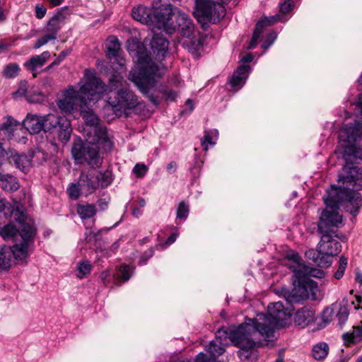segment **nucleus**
Wrapping results in <instances>:
<instances>
[{
	"label": "nucleus",
	"instance_id": "nucleus-1",
	"mask_svg": "<svg viewBox=\"0 0 362 362\" xmlns=\"http://www.w3.org/2000/svg\"><path fill=\"white\" fill-rule=\"evenodd\" d=\"M291 317V310L286 308L282 302L271 303L268 305L267 314L259 313L255 319L248 318L238 327L219 329L215 339L209 343L204 352L197 354L193 361L181 362H216L229 341L235 346H248L255 341L257 335L266 338L274 337L276 328L290 325Z\"/></svg>",
	"mask_w": 362,
	"mask_h": 362
},
{
	"label": "nucleus",
	"instance_id": "nucleus-2",
	"mask_svg": "<svg viewBox=\"0 0 362 362\" xmlns=\"http://www.w3.org/2000/svg\"><path fill=\"white\" fill-rule=\"evenodd\" d=\"M339 137L341 141L345 142L341 149L335 151L336 153L341 155L345 162L343 173L339 177V182L347 187H336L332 188H344L353 192L362 189V168L354 165L358 159H362L358 156V151L356 146L358 140L362 139V122L356 121L354 123L346 124L339 131Z\"/></svg>",
	"mask_w": 362,
	"mask_h": 362
},
{
	"label": "nucleus",
	"instance_id": "nucleus-3",
	"mask_svg": "<svg viewBox=\"0 0 362 362\" xmlns=\"http://www.w3.org/2000/svg\"><path fill=\"white\" fill-rule=\"evenodd\" d=\"M326 209L322 211L317 223L319 233H335L334 228L344 225L343 217L339 213V203L348 202L352 208L350 212L356 215L362 205L360 193H355L344 188H333L327 191V196L324 197Z\"/></svg>",
	"mask_w": 362,
	"mask_h": 362
},
{
	"label": "nucleus",
	"instance_id": "nucleus-4",
	"mask_svg": "<svg viewBox=\"0 0 362 362\" xmlns=\"http://www.w3.org/2000/svg\"><path fill=\"white\" fill-rule=\"evenodd\" d=\"M106 90L102 81L86 70L84 81L79 90H76L73 86H69L63 91L62 97L57 100V105L62 112L71 113L85 108L88 100H98Z\"/></svg>",
	"mask_w": 362,
	"mask_h": 362
},
{
	"label": "nucleus",
	"instance_id": "nucleus-5",
	"mask_svg": "<svg viewBox=\"0 0 362 362\" xmlns=\"http://www.w3.org/2000/svg\"><path fill=\"white\" fill-rule=\"evenodd\" d=\"M293 262L288 266L293 272L294 288L287 296L289 303L298 302L300 300L312 298H315L318 291L317 282L310 279V277L322 278L325 273L322 270L305 265L298 254L288 257Z\"/></svg>",
	"mask_w": 362,
	"mask_h": 362
},
{
	"label": "nucleus",
	"instance_id": "nucleus-6",
	"mask_svg": "<svg viewBox=\"0 0 362 362\" xmlns=\"http://www.w3.org/2000/svg\"><path fill=\"white\" fill-rule=\"evenodd\" d=\"M100 146L105 151H110L112 142L105 131L100 128H93L86 136V141H74L71 153L78 164L86 163L91 168H100L103 158L99 153Z\"/></svg>",
	"mask_w": 362,
	"mask_h": 362
},
{
	"label": "nucleus",
	"instance_id": "nucleus-7",
	"mask_svg": "<svg viewBox=\"0 0 362 362\" xmlns=\"http://www.w3.org/2000/svg\"><path fill=\"white\" fill-rule=\"evenodd\" d=\"M107 103L115 111L124 112L139 104L136 95L129 89L126 81L119 74H113L109 79Z\"/></svg>",
	"mask_w": 362,
	"mask_h": 362
},
{
	"label": "nucleus",
	"instance_id": "nucleus-8",
	"mask_svg": "<svg viewBox=\"0 0 362 362\" xmlns=\"http://www.w3.org/2000/svg\"><path fill=\"white\" fill-rule=\"evenodd\" d=\"M137 63L138 71H132L129 74V79L136 85L141 92L146 94L155 85V78L164 75L165 69L152 62L150 57L145 53L139 55Z\"/></svg>",
	"mask_w": 362,
	"mask_h": 362
},
{
	"label": "nucleus",
	"instance_id": "nucleus-9",
	"mask_svg": "<svg viewBox=\"0 0 362 362\" xmlns=\"http://www.w3.org/2000/svg\"><path fill=\"white\" fill-rule=\"evenodd\" d=\"M321 238L317 245V253L313 249L305 252L308 258L321 267H328L332 264V257L337 255L341 250V245L334 237L335 233H320Z\"/></svg>",
	"mask_w": 362,
	"mask_h": 362
},
{
	"label": "nucleus",
	"instance_id": "nucleus-10",
	"mask_svg": "<svg viewBox=\"0 0 362 362\" xmlns=\"http://www.w3.org/2000/svg\"><path fill=\"white\" fill-rule=\"evenodd\" d=\"M22 242L12 247H4L0 251V270H7L11 267V257L23 259L28 256L30 245L33 242L34 230L32 227L25 225L21 230Z\"/></svg>",
	"mask_w": 362,
	"mask_h": 362
},
{
	"label": "nucleus",
	"instance_id": "nucleus-11",
	"mask_svg": "<svg viewBox=\"0 0 362 362\" xmlns=\"http://www.w3.org/2000/svg\"><path fill=\"white\" fill-rule=\"evenodd\" d=\"M11 216L13 219L18 223V227L13 223H8L3 227H0V235L4 240H18V237H21L22 228L25 225H28L32 227L34 230V235H35V228L32 223L27 222V216L23 210V206L19 203L15 202L14 206L11 211Z\"/></svg>",
	"mask_w": 362,
	"mask_h": 362
},
{
	"label": "nucleus",
	"instance_id": "nucleus-12",
	"mask_svg": "<svg viewBox=\"0 0 362 362\" xmlns=\"http://www.w3.org/2000/svg\"><path fill=\"white\" fill-rule=\"evenodd\" d=\"M66 8L59 9L54 16L48 21L45 28L46 33L37 39L35 42L34 49H39L42 46L46 45L50 41L55 40L57 38V33L61 30L66 17L65 11Z\"/></svg>",
	"mask_w": 362,
	"mask_h": 362
},
{
	"label": "nucleus",
	"instance_id": "nucleus-13",
	"mask_svg": "<svg viewBox=\"0 0 362 362\" xmlns=\"http://www.w3.org/2000/svg\"><path fill=\"white\" fill-rule=\"evenodd\" d=\"M174 16V8L171 4L161 5L156 11H153L152 25L153 29L163 30L171 34L176 29V25L172 22Z\"/></svg>",
	"mask_w": 362,
	"mask_h": 362
},
{
	"label": "nucleus",
	"instance_id": "nucleus-14",
	"mask_svg": "<svg viewBox=\"0 0 362 362\" xmlns=\"http://www.w3.org/2000/svg\"><path fill=\"white\" fill-rule=\"evenodd\" d=\"M195 6L194 16L199 21H215L219 17V15L216 14L217 10L224 11V8L221 4H216L211 0H195Z\"/></svg>",
	"mask_w": 362,
	"mask_h": 362
},
{
	"label": "nucleus",
	"instance_id": "nucleus-15",
	"mask_svg": "<svg viewBox=\"0 0 362 362\" xmlns=\"http://www.w3.org/2000/svg\"><path fill=\"white\" fill-rule=\"evenodd\" d=\"M106 49V57L113 64L117 63L119 69L122 70L124 65V59L119 54L120 43L115 36H110L107 38Z\"/></svg>",
	"mask_w": 362,
	"mask_h": 362
},
{
	"label": "nucleus",
	"instance_id": "nucleus-16",
	"mask_svg": "<svg viewBox=\"0 0 362 362\" xmlns=\"http://www.w3.org/2000/svg\"><path fill=\"white\" fill-rule=\"evenodd\" d=\"M174 17L176 20L177 30L182 36H190L194 33V26L187 14L181 11L178 8H174Z\"/></svg>",
	"mask_w": 362,
	"mask_h": 362
},
{
	"label": "nucleus",
	"instance_id": "nucleus-17",
	"mask_svg": "<svg viewBox=\"0 0 362 362\" xmlns=\"http://www.w3.org/2000/svg\"><path fill=\"white\" fill-rule=\"evenodd\" d=\"M315 320V310L308 305L298 309L294 317L295 323L303 328L313 324Z\"/></svg>",
	"mask_w": 362,
	"mask_h": 362
},
{
	"label": "nucleus",
	"instance_id": "nucleus-18",
	"mask_svg": "<svg viewBox=\"0 0 362 362\" xmlns=\"http://www.w3.org/2000/svg\"><path fill=\"white\" fill-rule=\"evenodd\" d=\"M179 42L195 57H198L200 55L199 51L202 48L203 43L199 37H196L193 34L190 36H182Z\"/></svg>",
	"mask_w": 362,
	"mask_h": 362
},
{
	"label": "nucleus",
	"instance_id": "nucleus-19",
	"mask_svg": "<svg viewBox=\"0 0 362 362\" xmlns=\"http://www.w3.org/2000/svg\"><path fill=\"white\" fill-rule=\"evenodd\" d=\"M168 41L161 35L155 33L151 42L153 54L158 59H163L168 50Z\"/></svg>",
	"mask_w": 362,
	"mask_h": 362
},
{
	"label": "nucleus",
	"instance_id": "nucleus-20",
	"mask_svg": "<svg viewBox=\"0 0 362 362\" xmlns=\"http://www.w3.org/2000/svg\"><path fill=\"white\" fill-rule=\"evenodd\" d=\"M42 115L28 113L22 124L30 134H38L43 130Z\"/></svg>",
	"mask_w": 362,
	"mask_h": 362
},
{
	"label": "nucleus",
	"instance_id": "nucleus-21",
	"mask_svg": "<svg viewBox=\"0 0 362 362\" xmlns=\"http://www.w3.org/2000/svg\"><path fill=\"white\" fill-rule=\"evenodd\" d=\"M79 185L84 192L91 193L100 187L99 177L94 173L82 172L79 177Z\"/></svg>",
	"mask_w": 362,
	"mask_h": 362
},
{
	"label": "nucleus",
	"instance_id": "nucleus-22",
	"mask_svg": "<svg viewBox=\"0 0 362 362\" xmlns=\"http://www.w3.org/2000/svg\"><path fill=\"white\" fill-rule=\"evenodd\" d=\"M18 95L25 96L26 100L32 103H41L45 98V95L38 90L28 91L25 82L21 83L18 90L13 93L14 97H16Z\"/></svg>",
	"mask_w": 362,
	"mask_h": 362
},
{
	"label": "nucleus",
	"instance_id": "nucleus-23",
	"mask_svg": "<svg viewBox=\"0 0 362 362\" xmlns=\"http://www.w3.org/2000/svg\"><path fill=\"white\" fill-rule=\"evenodd\" d=\"M91 102H89L88 100L87 106L85 108H81L80 112L81 115L86 122L87 126H88V128L86 129V136H88V134H90V132L93 128H100L105 131L106 135L107 130L106 128L102 126L98 125V118L95 115V113L89 108V105Z\"/></svg>",
	"mask_w": 362,
	"mask_h": 362
},
{
	"label": "nucleus",
	"instance_id": "nucleus-24",
	"mask_svg": "<svg viewBox=\"0 0 362 362\" xmlns=\"http://www.w3.org/2000/svg\"><path fill=\"white\" fill-rule=\"evenodd\" d=\"M50 57L49 52L46 51L38 55H34L25 62L24 66L33 72V77L37 76L36 71L43 66Z\"/></svg>",
	"mask_w": 362,
	"mask_h": 362
},
{
	"label": "nucleus",
	"instance_id": "nucleus-25",
	"mask_svg": "<svg viewBox=\"0 0 362 362\" xmlns=\"http://www.w3.org/2000/svg\"><path fill=\"white\" fill-rule=\"evenodd\" d=\"M132 15L134 20L151 26L153 16L151 8L140 5L132 9Z\"/></svg>",
	"mask_w": 362,
	"mask_h": 362
},
{
	"label": "nucleus",
	"instance_id": "nucleus-26",
	"mask_svg": "<svg viewBox=\"0 0 362 362\" xmlns=\"http://www.w3.org/2000/svg\"><path fill=\"white\" fill-rule=\"evenodd\" d=\"M249 69L250 66L247 65L238 67L230 79V86L233 88H241L247 78Z\"/></svg>",
	"mask_w": 362,
	"mask_h": 362
},
{
	"label": "nucleus",
	"instance_id": "nucleus-27",
	"mask_svg": "<svg viewBox=\"0 0 362 362\" xmlns=\"http://www.w3.org/2000/svg\"><path fill=\"white\" fill-rule=\"evenodd\" d=\"M0 185L6 191H16L20 187L16 177L8 174L0 175Z\"/></svg>",
	"mask_w": 362,
	"mask_h": 362
},
{
	"label": "nucleus",
	"instance_id": "nucleus-28",
	"mask_svg": "<svg viewBox=\"0 0 362 362\" xmlns=\"http://www.w3.org/2000/svg\"><path fill=\"white\" fill-rule=\"evenodd\" d=\"M76 211L81 218L86 219L93 217L97 212V209L94 204H78Z\"/></svg>",
	"mask_w": 362,
	"mask_h": 362
},
{
	"label": "nucleus",
	"instance_id": "nucleus-29",
	"mask_svg": "<svg viewBox=\"0 0 362 362\" xmlns=\"http://www.w3.org/2000/svg\"><path fill=\"white\" fill-rule=\"evenodd\" d=\"M281 21V19L280 15H275L274 16H272L270 18H265L264 20L259 21L257 23L253 33H258V35H259L260 36L265 27L271 25Z\"/></svg>",
	"mask_w": 362,
	"mask_h": 362
},
{
	"label": "nucleus",
	"instance_id": "nucleus-30",
	"mask_svg": "<svg viewBox=\"0 0 362 362\" xmlns=\"http://www.w3.org/2000/svg\"><path fill=\"white\" fill-rule=\"evenodd\" d=\"M344 340L347 343H356L362 340V326L354 327L351 332L343 334Z\"/></svg>",
	"mask_w": 362,
	"mask_h": 362
},
{
	"label": "nucleus",
	"instance_id": "nucleus-31",
	"mask_svg": "<svg viewBox=\"0 0 362 362\" xmlns=\"http://www.w3.org/2000/svg\"><path fill=\"white\" fill-rule=\"evenodd\" d=\"M43 130L50 131L56 128L59 122L60 117H57L52 114H48L46 115H42Z\"/></svg>",
	"mask_w": 362,
	"mask_h": 362
},
{
	"label": "nucleus",
	"instance_id": "nucleus-32",
	"mask_svg": "<svg viewBox=\"0 0 362 362\" xmlns=\"http://www.w3.org/2000/svg\"><path fill=\"white\" fill-rule=\"evenodd\" d=\"M20 66L16 63H9L6 65L1 72L3 77L10 79L17 77L19 74Z\"/></svg>",
	"mask_w": 362,
	"mask_h": 362
},
{
	"label": "nucleus",
	"instance_id": "nucleus-33",
	"mask_svg": "<svg viewBox=\"0 0 362 362\" xmlns=\"http://www.w3.org/2000/svg\"><path fill=\"white\" fill-rule=\"evenodd\" d=\"M329 352V346L326 343L322 342L315 345L313 348V356L316 360L325 358Z\"/></svg>",
	"mask_w": 362,
	"mask_h": 362
},
{
	"label": "nucleus",
	"instance_id": "nucleus-34",
	"mask_svg": "<svg viewBox=\"0 0 362 362\" xmlns=\"http://www.w3.org/2000/svg\"><path fill=\"white\" fill-rule=\"evenodd\" d=\"M19 124L20 123L15 119H13L12 117L8 116L6 118L5 122H4L1 125L0 129L4 132L11 134L16 129V128L18 125H19Z\"/></svg>",
	"mask_w": 362,
	"mask_h": 362
},
{
	"label": "nucleus",
	"instance_id": "nucleus-35",
	"mask_svg": "<svg viewBox=\"0 0 362 362\" xmlns=\"http://www.w3.org/2000/svg\"><path fill=\"white\" fill-rule=\"evenodd\" d=\"M255 346V342L253 341L252 344L248 346H236L240 348V350L238 351V355L241 360H247L252 356L254 352V347Z\"/></svg>",
	"mask_w": 362,
	"mask_h": 362
},
{
	"label": "nucleus",
	"instance_id": "nucleus-36",
	"mask_svg": "<svg viewBox=\"0 0 362 362\" xmlns=\"http://www.w3.org/2000/svg\"><path fill=\"white\" fill-rule=\"evenodd\" d=\"M92 266L88 261L79 262L77 265V277L82 279L91 272Z\"/></svg>",
	"mask_w": 362,
	"mask_h": 362
},
{
	"label": "nucleus",
	"instance_id": "nucleus-37",
	"mask_svg": "<svg viewBox=\"0 0 362 362\" xmlns=\"http://www.w3.org/2000/svg\"><path fill=\"white\" fill-rule=\"evenodd\" d=\"M14 161L16 166L25 171L33 163L30 159L25 155H18L14 157Z\"/></svg>",
	"mask_w": 362,
	"mask_h": 362
},
{
	"label": "nucleus",
	"instance_id": "nucleus-38",
	"mask_svg": "<svg viewBox=\"0 0 362 362\" xmlns=\"http://www.w3.org/2000/svg\"><path fill=\"white\" fill-rule=\"evenodd\" d=\"M118 272L117 279L124 282L130 279L133 272L129 266L124 264L119 267Z\"/></svg>",
	"mask_w": 362,
	"mask_h": 362
},
{
	"label": "nucleus",
	"instance_id": "nucleus-39",
	"mask_svg": "<svg viewBox=\"0 0 362 362\" xmlns=\"http://www.w3.org/2000/svg\"><path fill=\"white\" fill-rule=\"evenodd\" d=\"M69 197L73 199H77L81 193L84 192L79 185V180L77 183H72L67 189Z\"/></svg>",
	"mask_w": 362,
	"mask_h": 362
},
{
	"label": "nucleus",
	"instance_id": "nucleus-40",
	"mask_svg": "<svg viewBox=\"0 0 362 362\" xmlns=\"http://www.w3.org/2000/svg\"><path fill=\"white\" fill-rule=\"evenodd\" d=\"M348 264V259L344 256H341L339 258V267L337 270L334 274L336 279H340L344 276L345 269Z\"/></svg>",
	"mask_w": 362,
	"mask_h": 362
},
{
	"label": "nucleus",
	"instance_id": "nucleus-41",
	"mask_svg": "<svg viewBox=\"0 0 362 362\" xmlns=\"http://www.w3.org/2000/svg\"><path fill=\"white\" fill-rule=\"evenodd\" d=\"M95 176L99 177L100 187L103 188L107 187L112 182L110 173L109 171H105L103 173L100 172L95 175Z\"/></svg>",
	"mask_w": 362,
	"mask_h": 362
},
{
	"label": "nucleus",
	"instance_id": "nucleus-42",
	"mask_svg": "<svg viewBox=\"0 0 362 362\" xmlns=\"http://www.w3.org/2000/svg\"><path fill=\"white\" fill-rule=\"evenodd\" d=\"M189 214V206L184 202H181L177 209V218L186 219Z\"/></svg>",
	"mask_w": 362,
	"mask_h": 362
},
{
	"label": "nucleus",
	"instance_id": "nucleus-43",
	"mask_svg": "<svg viewBox=\"0 0 362 362\" xmlns=\"http://www.w3.org/2000/svg\"><path fill=\"white\" fill-rule=\"evenodd\" d=\"M349 314V313L347 307L341 306L339 308L337 317L341 326L343 325L347 320Z\"/></svg>",
	"mask_w": 362,
	"mask_h": 362
},
{
	"label": "nucleus",
	"instance_id": "nucleus-44",
	"mask_svg": "<svg viewBox=\"0 0 362 362\" xmlns=\"http://www.w3.org/2000/svg\"><path fill=\"white\" fill-rule=\"evenodd\" d=\"M148 171V167L144 163H137L133 168V173L138 177H143Z\"/></svg>",
	"mask_w": 362,
	"mask_h": 362
},
{
	"label": "nucleus",
	"instance_id": "nucleus-45",
	"mask_svg": "<svg viewBox=\"0 0 362 362\" xmlns=\"http://www.w3.org/2000/svg\"><path fill=\"white\" fill-rule=\"evenodd\" d=\"M30 156L32 158V160H30L32 163H33V164H40L42 162L46 160L45 154L39 150L32 153Z\"/></svg>",
	"mask_w": 362,
	"mask_h": 362
},
{
	"label": "nucleus",
	"instance_id": "nucleus-46",
	"mask_svg": "<svg viewBox=\"0 0 362 362\" xmlns=\"http://www.w3.org/2000/svg\"><path fill=\"white\" fill-rule=\"evenodd\" d=\"M57 127H59V131H72L70 121L65 117H60Z\"/></svg>",
	"mask_w": 362,
	"mask_h": 362
},
{
	"label": "nucleus",
	"instance_id": "nucleus-47",
	"mask_svg": "<svg viewBox=\"0 0 362 362\" xmlns=\"http://www.w3.org/2000/svg\"><path fill=\"white\" fill-rule=\"evenodd\" d=\"M201 144H202V146L204 150V151H207L208 150V145L209 144L214 145L215 142H214L212 141L211 136L206 132H205V135L202 139Z\"/></svg>",
	"mask_w": 362,
	"mask_h": 362
},
{
	"label": "nucleus",
	"instance_id": "nucleus-48",
	"mask_svg": "<svg viewBox=\"0 0 362 362\" xmlns=\"http://www.w3.org/2000/svg\"><path fill=\"white\" fill-rule=\"evenodd\" d=\"M47 13V8L40 4L35 6V16L38 19H42L45 17Z\"/></svg>",
	"mask_w": 362,
	"mask_h": 362
},
{
	"label": "nucleus",
	"instance_id": "nucleus-49",
	"mask_svg": "<svg viewBox=\"0 0 362 362\" xmlns=\"http://www.w3.org/2000/svg\"><path fill=\"white\" fill-rule=\"evenodd\" d=\"M293 6V2L291 0H287L280 6V11L284 13H288L291 11L292 7Z\"/></svg>",
	"mask_w": 362,
	"mask_h": 362
},
{
	"label": "nucleus",
	"instance_id": "nucleus-50",
	"mask_svg": "<svg viewBox=\"0 0 362 362\" xmlns=\"http://www.w3.org/2000/svg\"><path fill=\"white\" fill-rule=\"evenodd\" d=\"M71 132L69 131H59V139L64 143H66L71 136Z\"/></svg>",
	"mask_w": 362,
	"mask_h": 362
},
{
	"label": "nucleus",
	"instance_id": "nucleus-51",
	"mask_svg": "<svg viewBox=\"0 0 362 362\" xmlns=\"http://www.w3.org/2000/svg\"><path fill=\"white\" fill-rule=\"evenodd\" d=\"M276 37H277V35L275 32H272L269 33V38H271V41H269V42H267V41L264 40V42H263L262 47L264 49H267L269 48V47L272 45L274 43V42L275 41V40L276 39Z\"/></svg>",
	"mask_w": 362,
	"mask_h": 362
},
{
	"label": "nucleus",
	"instance_id": "nucleus-52",
	"mask_svg": "<svg viewBox=\"0 0 362 362\" xmlns=\"http://www.w3.org/2000/svg\"><path fill=\"white\" fill-rule=\"evenodd\" d=\"M153 251L152 249H150L148 251L146 252L145 254L141 257L139 264L140 265L145 264L147 260L153 256Z\"/></svg>",
	"mask_w": 362,
	"mask_h": 362
},
{
	"label": "nucleus",
	"instance_id": "nucleus-53",
	"mask_svg": "<svg viewBox=\"0 0 362 362\" xmlns=\"http://www.w3.org/2000/svg\"><path fill=\"white\" fill-rule=\"evenodd\" d=\"M259 37H260V36H259V35H258V33H253L252 39L250 42L249 45L247 46V49L254 48L257 45L258 39Z\"/></svg>",
	"mask_w": 362,
	"mask_h": 362
},
{
	"label": "nucleus",
	"instance_id": "nucleus-54",
	"mask_svg": "<svg viewBox=\"0 0 362 362\" xmlns=\"http://www.w3.org/2000/svg\"><path fill=\"white\" fill-rule=\"evenodd\" d=\"M165 95L167 100L174 101L176 99L177 94L175 91L169 90L165 91Z\"/></svg>",
	"mask_w": 362,
	"mask_h": 362
},
{
	"label": "nucleus",
	"instance_id": "nucleus-55",
	"mask_svg": "<svg viewBox=\"0 0 362 362\" xmlns=\"http://www.w3.org/2000/svg\"><path fill=\"white\" fill-rule=\"evenodd\" d=\"M85 240L87 241V242H90L92 241L93 240H95V238H96V235L97 234L96 233H94L93 232H92L89 229H87L86 230V232L85 233Z\"/></svg>",
	"mask_w": 362,
	"mask_h": 362
},
{
	"label": "nucleus",
	"instance_id": "nucleus-56",
	"mask_svg": "<svg viewBox=\"0 0 362 362\" xmlns=\"http://www.w3.org/2000/svg\"><path fill=\"white\" fill-rule=\"evenodd\" d=\"M97 205L101 211H104L107 208L108 202L105 199H100L97 202Z\"/></svg>",
	"mask_w": 362,
	"mask_h": 362
},
{
	"label": "nucleus",
	"instance_id": "nucleus-57",
	"mask_svg": "<svg viewBox=\"0 0 362 362\" xmlns=\"http://www.w3.org/2000/svg\"><path fill=\"white\" fill-rule=\"evenodd\" d=\"M110 273L108 270L104 271L100 274V279L104 284H107L110 281Z\"/></svg>",
	"mask_w": 362,
	"mask_h": 362
},
{
	"label": "nucleus",
	"instance_id": "nucleus-58",
	"mask_svg": "<svg viewBox=\"0 0 362 362\" xmlns=\"http://www.w3.org/2000/svg\"><path fill=\"white\" fill-rule=\"evenodd\" d=\"M122 240V238H120L119 239H118L117 241H115L110 247V250L112 252H115L118 248L120 246V241Z\"/></svg>",
	"mask_w": 362,
	"mask_h": 362
},
{
	"label": "nucleus",
	"instance_id": "nucleus-59",
	"mask_svg": "<svg viewBox=\"0 0 362 362\" xmlns=\"http://www.w3.org/2000/svg\"><path fill=\"white\" fill-rule=\"evenodd\" d=\"M177 235H178L177 233L171 234L167 239L166 244L169 245L173 243L176 240Z\"/></svg>",
	"mask_w": 362,
	"mask_h": 362
},
{
	"label": "nucleus",
	"instance_id": "nucleus-60",
	"mask_svg": "<svg viewBox=\"0 0 362 362\" xmlns=\"http://www.w3.org/2000/svg\"><path fill=\"white\" fill-rule=\"evenodd\" d=\"M356 106L359 110L360 115L362 116V93L358 95V100L356 103Z\"/></svg>",
	"mask_w": 362,
	"mask_h": 362
},
{
	"label": "nucleus",
	"instance_id": "nucleus-61",
	"mask_svg": "<svg viewBox=\"0 0 362 362\" xmlns=\"http://www.w3.org/2000/svg\"><path fill=\"white\" fill-rule=\"evenodd\" d=\"M10 46L11 44L0 41V52H4L7 51Z\"/></svg>",
	"mask_w": 362,
	"mask_h": 362
},
{
	"label": "nucleus",
	"instance_id": "nucleus-62",
	"mask_svg": "<svg viewBox=\"0 0 362 362\" xmlns=\"http://www.w3.org/2000/svg\"><path fill=\"white\" fill-rule=\"evenodd\" d=\"M253 59V56L252 54L250 53H248L245 56H244L242 59H241V61L243 62H245V63H249V62H251Z\"/></svg>",
	"mask_w": 362,
	"mask_h": 362
},
{
	"label": "nucleus",
	"instance_id": "nucleus-63",
	"mask_svg": "<svg viewBox=\"0 0 362 362\" xmlns=\"http://www.w3.org/2000/svg\"><path fill=\"white\" fill-rule=\"evenodd\" d=\"M176 163L175 162L170 163L167 166V170L170 173H173L175 171Z\"/></svg>",
	"mask_w": 362,
	"mask_h": 362
},
{
	"label": "nucleus",
	"instance_id": "nucleus-64",
	"mask_svg": "<svg viewBox=\"0 0 362 362\" xmlns=\"http://www.w3.org/2000/svg\"><path fill=\"white\" fill-rule=\"evenodd\" d=\"M356 280L359 284H362V274L358 269L356 270Z\"/></svg>",
	"mask_w": 362,
	"mask_h": 362
}]
</instances>
